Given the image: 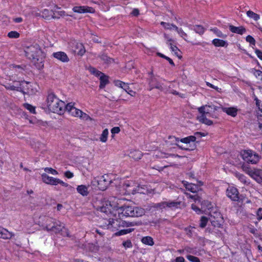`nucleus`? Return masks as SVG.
Returning <instances> with one entry per match:
<instances>
[{
  "label": "nucleus",
  "instance_id": "1",
  "mask_svg": "<svg viewBox=\"0 0 262 262\" xmlns=\"http://www.w3.org/2000/svg\"><path fill=\"white\" fill-rule=\"evenodd\" d=\"M189 198L193 200L195 203L192 205V209L197 213L202 212L205 214L201 218L200 226L201 228H204L207 225L209 220L214 227H221L222 226L223 218L216 208L208 201H202V199L198 195H189Z\"/></svg>",
  "mask_w": 262,
  "mask_h": 262
},
{
  "label": "nucleus",
  "instance_id": "2",
  "mask_svg": "<svg viewBox=\"0 0 262 262\" xmlns=\"http://www.w3.org/2000/svg\"><path fill=\"white\" fill-rule=\"evenodd\" d=\"M123 201L124 200L115 198L113 201L109 203V206L111 208L109 209L110 213L114 217L117 218V215L120 219L129 217H139L145 214V210L142 208L126 204L122 206Z\"/></svg>",
  "mask_w": 262,
  "mask_h": 262
},
{
  "label": "nucleus",
  "instance_id": "3",
  "mask_svg": "<svg viewBox=\"0 0 262 262\" xmlns=\"http://www.w3.org/2000/svg\"><path fill=\"white\" fill-rule=\"evenodd\" d=\"M47 106L50 112L60 115L64 113L66 105L54 94H50L47 99Z\"/></svg>",
  "mask_w": 262,
  "mask_h": 262
},
{
  "label": "nucleus",
  "instance_id": "4",
  "mask_svg": "<svg viewBox=\"0 0 262 262\" xmlns=\"http://www.w3.org/2000/svg\"><path fill=\"white\" fill-rule=\"evenodd\" d=\"M198 112L201 116L198 117L199 121L207 125H211L213 124L212 120L207 118L206 116L208 115L212 118H216L213 113L217 110V107L212 105H205L198 107Z\"/></svg>",
  "mask_w": 262,
  "mask_h": 262
},
{
  "label": "nucleus",
  "instance_id": "5",
  "mask_svg": "<svg viewBox=\"0 0 262 262\" xmlns=\"http://www.w3.org/2000/svg\"><path fill=\"white\" fill-rule=\"evenodd\" d=\"M7 89L21 91L25 93L33 94L35 91L33 88V85L27 81L14 82L13 84L6 86Z\"/></svg>",
  "mask_w": 262,
  "mask_h": 262
},
{
  "label": "nucleus",
  "instance_id": "6",
  "mask_svg": "<svg viewBox=\"0 0 262 262\" xmlns=\"http://www.w3.org/2000/svg\"><path fill=\"white\" fill-rule=\"evenodd\" d=\"M46 228L48 231L55 233L61 232L63 236H69L68 230L64 227V224L59 222H54L50 219L46 224Z\"/></svg>",
  "mask_w": 262,
  "mask_h": 262
},
{
  "label": "nucleus",
  "instance_id": "7",
  "mask_svg": "<svg viewBox=\"0 0 262 262\" xmlns=\"http://www.w3.org/2000/svg\"><path fill=\"white\" fill-rule=\"evenodd\" d=\"M196 138L195 136H190L181 139L179 148L187 150H194L196 147Z\"/></svg>",
  "mask_w": 262,
  "mask_h": 262
},
{
  "label": "nucleus",
  "instance_id": "8",
  "mask_svg": "<svg viewBox=\"0 0 262 262\" xmlns=\"http://www.w3.org/2000/svg\"><path fill=\"white\" fill-rule=\"evenodd\" d=\"M240 156L247 163L256 164L259 160V156L251 150H243L240 152Z\"/></svg>",
  "mask_w": 262,
  "mask_h": 262
},
{
  "label": "nucleus",
  "instance_id": "9",
  "mask_svg": "<svg viewBox=\"0 0 262 262\" xmlns=\"http://www.w3.org/2000/svg\"><path fill=\"white\" fill-rule=\"evenodd\" d=\"M133 225V223L122 221L121 219L118 220L117 217H115L108 220L107 228L111 229L112 231H115L120 227H129Z\"/></svg>",
  "mask_w": 262,
  "mask_h": 262
},
{
  "label": "nucleus",
  "instance_id": "10",
  "mask_svg": "<svg viewBox=\"0 0 262 262\" xmlns=\"http://www.w3.org/2000/svg\"><path fill=\"white\" fill-rule=\"evenodd\" d=\"M74 105V103L72 102L67 104L65 106L64 111L66 110L70 114L75 117H79L85 120L89 118L86 114L75 107Z\"/></svg>",
  "mask_w": 262,
  "mask_h": 262
},
{
  "label": "nucleus",
  "instance_id": "11",
  "mask_svg": "<svg viewBox=\"0 0 262 262\" xmlns=\"http://www.w3.org/2000/svg\"><path fill=\"white\" fill-rule=\"evenodd\" d=\"M109 184L110 182L108 180L107 176H102L95 178L91 182L92 186L97 187L98 189L101 190H105Z\"/></svg>",
  "mask_w": 262,
  "mask_h": 262
},
{
  "label": "nucleus",
  "instance_id": "12",
  "mask_svg": "<svg viewBox=\"0 0 262 262\" xmlns=\"http://www.w3.org/2000/svg\"><path fill=\"white\" fill-rule=\"evenodd\" d=\"M242 168L246 173L256 182L262 184V169L256 168L251 169L246 166H243Z\"/></svg>",
  "mask_w": 262,
  "mask_h": 262
},
{
  "label": "nucleus",
  "instance_id": "13",
  "mask_svg": "<svg viewBox=\"0 0 262 262\" xmlns=\"http://www.w3.org/2000/svg\"><path fill=\"white\" fill-rule=\"evenodd\" d=\"M41 179L43 182L48 185H57L60 184L65 187L69 186L68 183L64 182L59 179L50 177L46 173H42L41 174Z\"/></svg>",
  "mask_w": 262,
  "mask_h": 262
},
{
  "label": "nucleus",
  "instance_id": "14",
  "mask_svg": "<svg viewBox=\"0 0 262 262\" xmlns=\"http://www.w3.org/2000/svg\"><path fill=\"white\" fill-rule=\"evenodd\" d=\"M29 51L32 53L31 56H32L33 62L36 67L39 69H42L43 67V60L42 58H36L37 57L36 54H39L41 53L40 50L35 49L34 47H31L29 49Z\"/></svg>",
  "mask_w": 262,
  "mask_h": 262
},
{
  "label": "nucleus",
  "instance_id": "15",
  "mask_svg": "<svg viewBox=\"0 0 262 262\" xmlns=\"http://www.w3.org/2000/svg\"><path fill=\"white\" fill-rule=\"evenodd\" d=\"M91 72L100 80V88H103L108 83V77L95 69H91Z\"/></svg>",
  "mask_w": 262,
  "mask_h": 262
},
{
  "label": "nucleus",
  "instance_id": "16",
  "mask_svg": "<svg viewBox=\"0 0 262 262\" xmlns=\"http://www.w3.org/2000/svg\"><path fill=\"white\" fill-rule=\"evenodd\" d=\"M226 195L232 201H237L239 199V193L237 188L232 186H229L226 190Z\"/></svg>",
  "mask_w": 262,
  "mask_h": 262
},
{
  "label": "nucleus",
  "instance_id": "17",
  "mask_svg": "<svg viewBox=\"0 0 262 262\" xmlns=\"http://www.w3.org/2000/svg\"><path fill=\"white\" fill-rule=\"evenodd\" d=\"M164 37L166 39V43L170 47V49L172 52L174 53V54L179 57V58L181 57V55L180 54V51L176 46L172 45V42H173V39L170 38L167 34H164Z\"/></svg>",
  "mask_w": 262,
  "mask_h": 262
},
{
  "label": "nucleus",
  "instance_id": "18",
  "mask_svg": "<svg viewBox=\"0 0 262 262\" xmlns=\"http://www.w3.org/2000/svg\"><path fill=\"white\" fill-rule=\"evenodd\" d=\"M180 204L181 203L180 202H163L162 203L159 204L158 205V207L160 209L167 208L175 209L178 208L180 205Z\"/></svg>",
  "mask_w": 262,
  "mask_h": 262
},
{
  "label": "nucleus",
  "instance_id": "19",
  "mask_svg": "<svg viewBox=\"0 0 262 262\" xmlns=\"http://www.w3.org/2000/svg\"><path fill=\"white\" fill-rule=\"evenodd\" d=\"M89 186L85 185H79L76 187L77 192L82 196H87L90 193Z\"/></svg>",
  "mask_w": 262,
  "mask_h": 262
},
{
  "label": "nucleus",
  "instance_id": "20",
  "mask_svg": "<svg viewBox=\"0 0 262 262\" xmlns=\"http://www.w3.org/2000/svg\"><path fill=\"white\" fill-rule=\"evenodd\" d=\"M74 12L79 13H93L94 10L91 7L86 6H76L73 8Z\"/></svg>",
  "mask_w": 262,
  "mask_h": 262
},
{
  "label": "nucleus",
  "instance_id": "21",
  "mask_svg": "<svg viewBox=\"0 0 262 262\" xmlns=\"http://www.w3.org/2000/svg\"><path fill=\"white\" fill-rule=\"evenodd\" d=\"M54 58L62 62H68L69 58L66 53L63 52H57L53 54Z\"/></svg>",
  "mask_w": 262,
  "mask_h": 262
},
{
  "label": "nucleus",
  "instance_id": "22",
  "mask_svg": "<svg viewBox=\"0 0 262 262\" xmlns=\"http://www.w3.org/2000/svg\"><path fill=\"white\" fill-rule=\"evenodd\" d=\"M222 111L228 115L235 117L237 115L238 109L236 107H222Z\"/></svg>",
  "mask_w": 262,
  "mask_h": 262
},
{
  "label": "nucleus",
  "instance_id": "23",
  "mask_svg": "<svg viewBox=\"0 0 262 262\" xmlns=\"http://www.w3.org/2000/svg\"><path fill=\"white\" fill-rule=\"evenodd\" d=\"M14 235L12 232L9 231L5 228L0 227V238L4 239H10Z\"/></svg>",
  "mask_w": 262,
  "mask_h": 262
},
{
  "label": "nucleus",
  "instance_id": "24",
  "mask_svg": "<svg viewBox=\"0 0 262 262\" xmlns=\"http://www.w3.org/2000/svg\"><path fill=\"white\" fill-rule=\"evenodd\" d=\"M229 30L233 33L242 35L246 32V29L243 26L235 27L233 26H229Z\"/></svg>",
  "mask_w": 262,
  "mask_h": 262
},
{
  "label": "nucleus",
  "instance_id": "25",
  "mask_svg": "<svg viewBox=\"0 0 262 262\" xmlns=\"http://www.w3.org/2000/svg\"><path fill=\"white\" fill-rule=\"evenodd\" d=\"M212 43L215 47H227L228 43L226 40L215 38L212 40Z\"/></svg>",
  "mask_w": 262,
  "mask_h": 262
},
{
  "label": "nucleus",
  "instance_id": "26",
  "mask_svg": "<svg viewBox=\"0 0 262 262\" xmlns=\"http://www.w3.org/2000/svg\"><path fill=\"white\" fill-rule=\"evenodd\" d=\"M183 183L186 189L192 192H195L199 190L198 186L195 184L189 183L186 181H184Z\"/></svg>",
  "mask_w": 262,
  "mask_h": 262
},
{
  "label": "nucleus",
  "instance_id": "27",
  "mask_svg": "<svg viewBox=\"0 0 262 262\" xmlns=\"http://www.w3.org/2000/svg\"><path fill=\"white\" fill-rule=\"evenodd\" d=\"M108 135L109 132L108 129H104L100 135L99 141L103 143H106L108 140Z\"/></svg>",
  "mask_w": 262,
  "mask_h": 262
},
{
  "label": "nucleus",
  "instance_id": "28",
  "mask_svg": "<svg viewBox=\"0 0 262 262\" xmlns=\"http://www.w3.org/2000/svg\"><path fill=\"white\" fill-rule=\"evenodd\" d=\"M149 85L150 86V89L154 88H157L160 90L162 89V85L158 82L156 78H152L149 81Z\"/></svg>",
  "mask_w": 262,
  "mask_h": 262
},
{
  "label": "nucleus",
  "instance_id": "29",
  "mask_svg": "<svg viewBox=\"0 0 262 262\" xmlns=\"http://www.w3.org/2000/svg\"><path fill=\"white\" fill-rule=\"evenodd\" d=\"M129 156L135 160H139L142 157V154L140 151L134 150L130 152Z\"/></svg>",
  "mask_w": 262,
  "mask_h": 262
},
{
  "label": "nucleus",
  "instance_id": "30",
  "mask_svg": "<svg viewBox=\"0 0 262 262\" xmlns=\"http://www.w3.org/2000/svg\"><path fill=\"white\" fill-rule=\"evenodd\" d=\"M167 142L170 144L176 145L179 147L180 146V139L174 136L169 137Z\"/></svg>",
  "mask_w": 262,
  "mask_h": 262
},
{
  "label": "nucleus",
  "instance_id": "31",
  "mask_svg": "<svg viewBox=\"0 0 262 262\" xmlns=\"http://www.w3.org/2000/svg\"><path fill=\"white\" fill-rule=\"evenodd\" d=\"M247 16L250 18L253 19V20L257 21L259 19V15L255 13L252 11L248 10L246 12Z\"/></svg>",
  "mask_w": 262,
  "mask_h": 262
},
{
  "label": "nucleus",
  "instance_id": "32",
  "mask_svg": "<svg viewBox=\"0 0 262 262\" xmlns=\"http://www.w3.org/2000/svg\"><path fill=\"white\" fill-rule=\"evenodd\" d=\"M141 241L144 244L148 246H152L154 244L152 238L150 236L143 237L142 238Z\"/></svg>",
  "mask_w": 262,
  "mask_h": 262
},
{
  "label": "nucleus",
  "instance_id": "33",
  "mask_svg": "<svg viewBox=\"0 0 262 262\" xmlns=\"http://www.w3.org/2000/svg\"><path fill=\"white\" fill-rule=\"evenodd\" d=\"M77 50H75V52L80 55H82L85 53V50L83 46L81 43H77Z\"/></svg>",
  "mask_w": 262,
  "mask_h": 262
},
{
  "label": "nucleus",
  "instance_id": "34",
  "mask_svg": "<svg viewBox=\"0 0 262 262\" xmlns=\"http://www.w3.org/2000/svg\"><path fill=\"white\" fill-rule=\"evenodd\" d=\"M134 230V229H123L117 232H116L114 235L115 236H120L126 234L127 233H130Z\"/></svg>",
  "mask_w": 262,
  "mask_h": 262
},
{
  "label": "nucleus",
  "instance_id": "35",
  "mask_svg": "<svg viewBox=\"0 0 262 262\" xmlns=\"http://www.w3.org/2000/svg\"><path fill=\"white\" fill-rule=\"evenodd\" d=\"M24 106L25 108L28 110L31 113L36 114V110L35 107L29 104V103H25L24 104Z\"/></svg>",
  "mask_w": 262,
  "mask_h": 262
},
{
  "label": "nucleus",
  "instance_id": "36",
  "mask_svg": "<svg viewBox=\"0 0 262 262\" xmlns=\"http://www.w3.org/2000/svg\"><path fill=\"white\" fill-rule=\"evenodd\" d=\"M174 31H176L179 34V35L183 39H184L186 40H187V34L183 31L182 29H179L177 27H176V28L174 29Z\"/></svg>",
  "mask_w": 262,
  "mask_h": 262
},
{
  "label": "nucleus",
  "instance_id": "37",
  "mask_svg": "<svg viewBox=\"0 0 262 262\" xmlns=\"http://www.w3.org/2000/svg\"><path fill=\"white\" fill-rule=\"evenodd\" d=\"M161 25L163 26V27L166 29H168V30H174V29L176 28V26L174 25H173L172 24H168V23H165V22H163V21H162L161 23Z\"/></svg>",
  "mask_w": 262,
  "mask_h": 262
},
{
  "label": "nucleus",
  "instance_id": "38",
  "mask_svg": "<svg viewBox=\"0 0 262 262\" xmlns=\"http://www.w3.org/2000/svg\"><path fill=\"white\" fill-rule=\"evenodd\" d=\"M8 36L11 38H17L19 36V34L16 31H11L8 33Z\"/></svg>",
  "mask_w": 262,
  "mask_h": 262
},
{
  "label": "nucleus",
  "instance_id": "39",
  "mask_svg": "<svg viewBox=\"0 0 262 262\" xmlns=\"http://www.w3.org/2000/svg\"><path fill=\"white\" fill-rule=\"evenodd\" d=\"M44 170L45 172L50 173L53 175H57L58 174V172L55 169L51 167H46Z\"/></svg>",
  "mask_w": 262,
  "mask_h": 262
},
{
  "label": "nucleus",
  "instance_id": "40",
  "mask_svg": "<svg viewBox=\"0 0 262 262\" xmlns=\"http://www.w3.org/2000/svg\"><path fill=\"white\" fill-rule=\"evenodd\" d=\"M235 176L243 183L246 184L247 183L245 177L243 174L239 173H236Z\"/></svg>",
  "mask_w": 262,
  "mask_h": 262
},
{
  "label": "nucleus",
  "instance_id": "41",
  "mask_svg": "<svg viewBox=\"0 0 262 262\" xmlns=\"http://www.w3.org/2000/svg\"><path fill=\"white\" fill-rule=\"evenodd\" d=\"M246 40L252 45L255 46V40L251 35H248L246 38Z\"/></svg>",
  "mask_w": 262,
  "mask_h": 262
},
{
  "label": "nucleus",
  "instance_id": "42",
  "mask_svg": "<svg viewBox=\"0 0 262 262\" xmlns=\"http://www.w3.org/2000/svg\"><path fill=\"white\" fill-rule=\"evenodd\" d=\"M186 257L191 262H200L199 259L195 256L188 255L186 256Z\"/></svg>",
  "mask_w": 262,
  "mask_h": 262
},
{
  "label": "nucleus",
  "instance_id": "43",
  "mask_svg": "<svg viewBox=\"0 0 262 262\" xmlns=\"http://www.w3.org/2000/svg\"><path fill=\"white\" fill-rule=\"evenodd\" d=\"M122 245L125 249L131 248L133 246L132 243L130 240H127L123 242Z\"/></svg>",
  "mask_w": 262,
  "mask_h": 262
},
{
  "label": "nucleus",
  "instance_id": "44",
  "mask_svg": "<svg viewBox=\"0 0 262 262\" xmlns=\"http://www.w3.org/2000/svg\"><path fill=\"white\" fill-rule=\"evenodd\" d=\"M126 188L127 189H126L125 190V192H120V194H129L130 193H134L133 192V189H130L129 187H130V186L129 185H126Z\"/></svg>",
  "mask_w": 262,
  "mask_h": 262
},
{
  "label": "nucleus",
  "instance_id": "45",
  "mask_svg": "<svg viewBox=\"0 0 262 262\" xmlns=\"http://www.w3.org/2000/svg\"><path fill=\"white\" fill-rule=\"evenodd\" d=\"M213 32L216 34V36L220 37H225L226 36L224 35L221 31L215 28L212 30Z\"/></svg>",
  "mask_w": 262,
  "mask_h": 262
},
{
  "label": "nucleus",
  "instance_id": "46",
  "mask_svg": "<svg viewBox=\"0 0 262 262\" xmlns=\"http://www.w3.org/2000/svg\"><path fill=\"white\" fill-rule=\"evenodd\" d=\"M124 90L129 95H130V96H134L135 95V92H134V91L132 90L129 86L128 85V84H127V88H124Z\"/></svg>",
  "mask_w": 262,
  "mask_h": 262
},
{
  "label": "nucleus",
  "instance_id": "47",
  "mask_svg": "<svg viewBox=\"0 0 262 262\" xmlns=\"http://www.w3.org/2000/svg\"><path fill=\"white\" fill-rule=\"evenodd\" d=\"M120 132V129L119 127H114L112 128L111 132L112 134V136L113 137L116 134H118Z\"/></svg>",
  "mask_w": 262,
  "mask_h": 262
},
{
  "label": "nucleus",
  "instance_id": "48",
  "mask_svg": "<svg viewBox=\"0 0 262 262\" xmlns=\"http://www.w3.org/2000/svg\"><path fill=\"white\" fill-rule=\"evenodd\" d=\"M116 85L124 90V88H127V84L121 81H118L116 82Z\"/></svg>",
  "mask_w": 262,
  "mask_h": 262
},
{
  "label": "nucleus",
  "instance_id": "49",
  "mask_svg": "<svg viewBox=\"0 0 262 262\" xmlns=\"http://www.w3.org/2000/svg\"><path fill=\"white\" fill-rule=\"evenodd\" d=\"M194 30L197 33H198L199 34L203 33V32H204V28L201 26H195Z\"/></svg>",
  "mask_w": 262,
  "mask_h": 262
},
{
  "label": "nucleus",
  "instance_id": "50",
  "mask_svg": "<svg viewBox=\"0 0 262 262\" xmlns=\"http://www.w3.org/2000/svg\"><path fill=\"white\" fill-rule=\"evenodd\" d=\"M255 53L257 57L261 60H262V51L256 49H255Z\"/></svg>",
  "mask_w": 262,
  "mask_h": 262
},
{
  "label": "nucleus",
  "instance_id": "51",
  "mask_svg": "<svg viewBox=\"0 0 262 262\" xmlns=\"http://www.w3.org/2000/svg\"><path fill=\"white\" fill-rule=\"evenodd\" d=\"M64 175L68 179H71L74 177V174L70 171H67L64 173Z\"/></svg>",
  "mask_w": 262,
  "mask_h": 262
},
{
  "label": "nucleus",
  "instance_id": "52",
  "mask_svg": "<svg viewBox=\"0 0 262 262\" xmlns=\"http://www.w3.org/2000/svg\"><path fill=\"white\" fill-rule=\"evenodd\" d=\"M254 100L255 101L256 104L259 110H261L262 105L260 104V101L257 99L256 97H255Z\"/></svg>",
  "mask_w": 262,
  "mask_h": 262
},
{
  "label": "nucleus",
  "instance_id": "53",
  "mask_svg": "<svg viewBox=\"0 0 262 262\" xmlns=\"http://www.w3.org/2000/svg\"><path fill=\"white\" fill-rule=\"evenodd\" d=\"M206 84L207 86L213 89H215V90L217 91H220V90H221L220 89H219L218 87L216 86H214V85L211 84L210 83L208 82H206Z\"/></svg>",
  "mask_w": 262,
  "mask_h": 262
},
{
  "label": "nucleus",
  "instance_id": "54",
  "mask_svg": "<svg viewBox=\"0 0 262 262\" xmlns=\"http://www.w3.org/2000/svg\"><path fill=\"white\" fill-rule=\"evenodd\" d=\"M258 220H262V208H259L257 212Z\"/></svg>",
  "mask_w": 262,
  "mask_h": 262
},
{
  "label": "nucleus",
  "instance_id": "55",
  "mask_svg": "<svg viewBox=\"0 0 262 262\" xmlns=\"http://www.w3.org/2000/svg\"><path fill=\"white\" fill-rule=\"evenodd\" d=\"M207 134L206 133H201V132H196L195 133V136H197V137H205L207 135Z\"/></svg>",
  "mask_w": 262,
  "mask_h": 262
},
{
  "label": "nucleus",
  "instance_id": "56",
  "mask_svg": "<svg viewBox=\"0 0 262 262\" xmlns=\"http://www.w3.org/2000/svg\"><path fill=\"white\" fill-rule=\"evenodd\" d=\"M13 21L16 23H19L23 21V18L20 17H15L13 18Z\"/></svg>",
  "mask_w": 262,
  "mask_h": 262
},
{
  "label": "nucleus",
  "instance_id": "57",
  "mask_svg": "<svg viewBox=\"0 0 262 262\" xmlns=\"http://www.w3.org/2000/svg\"><path fill=\"white\" fill-rule=\"evenodd\" d=\"M176 262H185V259L182 256L177 257L176 258Z\"/></svg>",
  "mask_w": 262,
  "mask_h": 262
},
{
  "label": "nucleus",
  "instance_id": "58",
  "mask_svg": "<svg viewBox=\"0 0 262 262\" xmlns=\"http://www.w3.org/2000/svg\"><path fill=\"white\" fill-rule=\"evenodd\" d=\"M258 127L262 131V119L261 117H258Z\"/></svg>",
  "mask_w": 262,
  "mask_h": 262
},
{
  "label": "nucleus",
  "instance_id": "59",
  "mask_svg": "<svg viewBox=\"0 0 262 262\" xmlns=\"http://www.w3.org/2000/svg\"><path fill=\"white\" fill-rule=\"evenodd\" d=\"M132 13L133 15L136 16V15H138L139 11L138 9H134L133 10Z\"/></svg>",
  "mask_w": 262,
  "mask_h": 262
},
{
  "label": "nucleus",
  "instance_id": "60",
  "mask_svg": "<svg viewBox=\"0 0 262 262\" xmlns=\"http://www.w3.org/2000/svg\"><path fill=\"white\" fill-rule=\"evenodd\" d=\"M157 55L162 58H165L166 59V58H167V56H166L165 55H164V54L161 53H159V52H158L157 53Z\"/></svg>",
  "mask_w": 262,
  "mask_h": 262
},
{
  "label": "nucleus",
  "instance_id": "61",
  "mask_svg": "<svg viewBox=\"0 0 262 262\" xmlns=\"http://www.w3.org/2000/svg\"><path fill=\"white\" fill-rule=\"evenodd\" d=\"M166 59L168 61V62H169V63L172 66H174V63L173 62V61L172 60V59L171 58H170L169 57H167V58H166Z\"/></svg>",
  "mask_w": 262,
  "mask_h": 262
},
{
  "label": "nucleus",
  "instance_id": "62",
  "mask_svg": "<svg viewBox=\"0 0 262 262\" xmlns=\"http://www.w3.org/2000/svg\"><path fill=\"white\" fill-rule=\"evenodd\" d=\"M62 207V206L61 205H60V204H58L57 205V209L58 210H60L61 209Z\"/></svg>",
  "mask_w": 262,
  "mask_h": 262
},
{
  "label": "nucleus",
  "instance_id": "63",
  "mask_svg": "<svg viewBox=\"0 0 262 262\" xmlns=\"http://www.w3.org/2000/svg\"><path fill=\"white\" fill-rule=\"evenodd\" d=\"M257 248L259 252H262V247L261 246L258 245Z\"/></svg>",
  "mask_w": 262,
  "mask_h": 262
},
{
  "label": "nucleus",
  "instance_id": "64",
  "mask_svg": "<svg viewBox=\"0 0 262 262\" xmlns=\"http://www.w3.org/2000/svg\"><path fill=\"white\" fill-rule=\"evenodd\" d=\"M29 121H30V123H37V121H35V120L33 121V120H30Z\"/></svg>",
  "mask_w": 262,
  "mask_h": 262
}]
</instances>
